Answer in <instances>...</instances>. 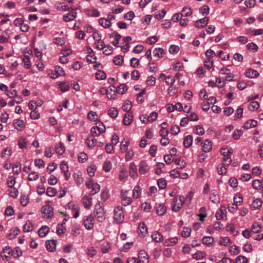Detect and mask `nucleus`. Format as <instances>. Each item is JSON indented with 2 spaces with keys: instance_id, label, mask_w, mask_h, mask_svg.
<instances>
[{
  "instance_id": "1",
  "label": "nucleus",
  "mask_w": 263,
  "mask_h": 263,
  "mask_svg": "<svg viewBox=\"0 0 263 263\" xmlns=\"http://www.w3.org/2000/svg\"><path fill=\"white\" fill-rule=\"evenodd\" d=\"M124 219L122 207L118 206L114 210V220L117 223H121Z\"/></svg>"
},
{
  "instance_id": "14",
  "label": "nucleus",
  "mask_w": 263,
  "mask_h": 263,
  "mask_svg": "<svg viewBox=\"0 0 263 263\" xmlns=\"http://www.w3.org/2000/svg\"><path fill=\"white\" fill-rule=\"evenodd\" d=\"M257 125V122L254 120H250L247 121L244 124L243 127L245 129H249L255 127Z\"/></svg>"
},
{
  "instance_id": "4",
  "label": "nucleus",
  "mask_w": 263,
  "mask_h": 263,
  "mask_svg": "<svg viewBox=\"0 0 263 263\" xmlns=\"http://www.w3.org/2000/svg\"><path fill=\"white\" fill-rule=\"evenodd\" d=\"M138 261L139 263H148V255L144 250H140L138 253Z\"/></svg>"
},
{
  "instance_id": "54",
  "label": "nucleus",
  "mask_w": 263,
  "mask_h": 263,
  "mask_svg": "<svg viewBox=\"0 0 263 263\" xmlns=\"http://www.w3.org/2000/svg\"><path fill=\"white\" fill-rule=\"evenodd\" d=\"M101 251L103 253H106L110 250V246L108 243H103L101 247Z\"/></svg>"
},
{
  "instance_id": "53",
  "label": "nucleus",
  "mask_w": 263,
  "mask_h": 263,
  "mask_svg": "<svg viewBox=\"0 0 263 263\" xmlns=\"http://www.w3.org/2000/svg\"><path fill=\"white\" fill-rule=\"evenodd\" d=\"M56 190L51 187H48L47 189L46 194L48 196L50 197L54 196L56 194Z\"/></svg>"
},
{
  "instance_id": "62",
  "label": "nucleus",
  "mask_w": 263,
  "mask_h": 263,
  "mask_svg": "<svg viewBox=\"0 0 263 263\" xmlns=\"http://www.w3.org/2000/svg\"><path fill=\"white\" fill-rule=\"evenodd\" d=\"M60 87L61 91L65 92L69 90V85L67 82H63L60 84Z\"/></svg>"
},
{
  "instance_id": "19",
  "label": "nucleus",
  "mask_w": 263,
  "mask_h": 263,
  "mask_svg": "<svg viewBox=\"0 0 263 263\" xmlns=\"http://www.w3.org/2000/svg\"><path fill=\"white\" fill-rule=\"evenodd\" d=\"M56 153L59 155H63L65 152V148L62 142H59L55 146Z\"/></svg>"
},
{
  "instance_id": "15",
  "label": "nucleus",
  "mask_w": 263,
  "mask_h": 263,
  "mask_svg": "<svg viewBox=\"0 0 263 263\" xmlns=\"http://www.w3.org/2000/svg\"><path fill=\"white\" fill-rule=\"evenodd\" d=\"M13 125L16 129L20 130H21L25 126L23 121L20 119L14 120Z\"/></svg>"
},
{
  "instance_id": "18",
  "label": "nucleus",
  "mask_w": 263,
  "mask_h": 263,
  "mask_svg": "<svg viewBox=\"0 0 263 263\" xmlns=\"http://www.w3.org/2000/svg\"><path fill=\"white\" fill-rule=\"evenodd\" d=\"M152 238L153 240L157 242H161L163 240L162 235L158 232H154L152 235Z\"/></svg>"
},
{
  "instance_id": "56",
  "label": "nucleus",
  "mask_w": 263,
  "mask_h": 263,
  "mask_svg": "<svg viewBox=\"0 0 263 263\" xmlns=\"http://www.w3.org/2000/svg\"><path fill=\"white\" fill-rule=\"evenodd\" d=\"M87 159V156L85 153L81 152L80 153L78 156V160L80 162L83 163L86 161Z\"/></svg>"
},
{
  "instance_id": "20",
  "label": "nucleus",
  "mask_w": 263,
  "mask_h": 263,
  "mask_svg": "<svg viewBox=\"0 0 263 263\" xmlns=\"http://www.w3.org/2000/svg\"><path fill=\"white\" fill-rule=\"evenodd\" d=\"M99 24L104 28H108L111 25V23L108 19L101 18L99 20Z\"/></svg>"
},
{
  "instance_id": "25",
  "label": "nucleus",
  "mask_w": 263,
  "mask_h": 263,
  "mask_svg": "<svg viewBox=\"0 0 263 263\" xmlns=\"http://www.w3.org/2000/svg\"><path fill=\"white\" fill-rule=\"evenodd\" d=\"M262 227L260 224L258 223H254L252 226V231L254 233H258L261 232Z\"/></svg>"
},
{
  "instance_id": "6",
  "label": "nucleus",
  "mask_w": 263,
  "mask_h": 263,
  "mask_svg": "<svg viewBox=\"0 0 263 263\" xmlns=\"http://www.w3.org/2000/svg\"><path fill=\"white\" fill-rule=\"evenodd\" d=\"M77 16V13L72 10L71 12L63 16V20L66 22L73 20Z\"/></svg>"
},
{
  "instance_id": "52",
  "label": "nucleus",
  "mask_w": 263,
  "mask_h": 263,
  "mask_svg": "<svg viewBox=\"0 0 263 263\" xmlns=\"http://www.w3.org/2000/svg\"><path fill=\"white\" fill-rule=\"evenodd\" d=\"M194 130L196 134L199 135H202L204 133V130L203 127L198 126H195L194 128Z\"/></svg>"
},
{
  "instance_id": "29",
  "label": "nucleus",
  "mask_w": 263,
  "mask_h": 263,
  "mask_svg": "<svg viewBox=\"0 0 263 263\" xmlns=\"http://www.w3.org/2000/svg\"><path fill=\"white\" fill-rule=\"evenodd\" d=\"M33 230V225L30 221L26 222L25 224L23 227V231L24 232H29Z\"/></svg>"
},
{
  "instance_id": "9",
  "label": "nucleus",
  "mask_w": 263,
  "mask_h": 263,
  "mask_svg": "<svg viewBox=\"0 0 263 263\" xmlns=\"http://www.w3.org/2000/svg\"><path fill=\"white\" fill-rule=\"evenodd\" d=\"M129 175L130 177L133 178H135L138 176L137 172V166L133 162L130 164Z\"/></svg>"
},
{
  "instance_id": "60",
  "label": "nucleus",
  "mask_w": 263,
  "mask_h": 263,
  "mask_svg": "<svg viewBox=\"0 0 263 263\" xmlns=\"http://www.w3.org/2000/svg\"><path fill=\"white\" fill-rule=\"evenodd\" d=\"M34 164L39 168H43L45 166V163L44 161L41 159H35L34 161Z\"/></svg>"
},
{
  "instance_id": "45",
  "label": "nucleus",
  "mask_w": 263,
  "mask_h": 263,
  "mask_svg": "<svg viewBox=\"0 0 263 263\" xmlns=\"http://www.w3.org/2000/svg\"><path fill=\"white\" fill-rule=\"evenodd\" d=\"M214 241V239L213 237L210 236H204L202 238V242L205 245H211Z\"/></svg>"
},
{
  "instance_id": "39",
  "label": "nucleus",
  "mask_w": 263,
  "mask_h": 263,
  "mask_svg": "<svg viewBox=\"0 0 263 263\" xmlns=\"http://www.w3.org/2000/svg\"><path fill=\"white\" fill-rule=\"evenodd\" d=\"M182 13L181 14V16H189L192 14V10L190 8L183 7L182 10Z\"/></svg>"
},
{
  "instance_id": "43",
  "label": "nucleus",
  "mask_w": 263,
  "mask_h": 263,
  "mask_svg": "<svg viewBox=\"0 0 263 263\" xmlns=\"http://www.w3.org/2000/svg\"><path fill=\"white\" fill-rule=\"evenodd\" d=\"M7 183L10 188H12L15 183V178L13 176L8 177Z\"/></svg>"
},
{
  "instance_id": "44",
  "label": "nucleus",
  "mask_w": 263,
  "mask_h": 263,
  "mask_svg": "<svg viewBox=\"0 0 263 263\" xmlns=\"http://www.w3.org/2000/svg\"><path fill=\"white\" fill-rule=\"evenodd\" d=\"M252 186L254 189L259 190L262 187V183L259 180H255L252 182Z\"/></svg>"
},
{
  "instance_id": "35",
  "label": "nucleus",
  "mask_w": 263,
  "mask_h": 263,
  "mask_svg": "<svg viewBox=\"0 0 263 263\" xmlns=\"http://www.w3.org/2000/svg\"><path fill=\"white\" fill-rule=\"evenodd\" d=\"M23 62L24 63V66L29 69L31 66V62L29 59V57L28 55H24L23 58Z\"/></svg>"
},
{
  "instance_id": "46",
  "label": "nucleus",
  "mask_w": 263,
  "mask_h": 263,
  "mask_svg": "<svg viewBox=\"0 0 263 263\" xmlns=\"http://www.w3.org/2000/svg\"><path fill=\"white\" fill-rule=\"evenodd\" d=\"M205 256V254L202 251H198L193 255V257L194 259L199 260L202 259Z\"/></svg>"
},
{
  "instance_id": "61",
  "label": "nucleus",
  "mask_w": 263,
  "mask_h": 263,
  "mask_svg": "<svg viewBox=\"0 0 263 263\" xmlns=\"http://www.w3.org/2000/svg\"><path fill=\"white\" fill-rule=\"evenodd\" d=\"M96 117H97V114L94 111H90L88 113L87 118L91 121H95L97 119Z\"/></svg>"
},
{
  "instance_id": "64",
  "label": "nucleus",
  "mask_w": 263,
  "mask_h": 263,
  "mask_svg": "<svg viewBox=\"0 0 263 263\" xmlns=\"http://www.w3.org/2000/svg\"><path fill=\"white\" fill-rule=\"evenodd\" d=\"M130 66L133 68L137 67L139 64V61L136 58H133L130 60Z\"/></svg>"
},
{
  "instance_id": "37",
  "label": "nucleus",
  "mask_w": 263,
  "mask_h": 263,
  "mask_svg": "<svg viewBox=\"0 0 263 263\" xmlns=\"http://www.w3.org/2000/svg\"><path fill=\"white\" fill-rule=\"evenodd\" d=\"M123 61V58L122 55H118L114 57L113 62L116 65H120Z\"/></svg>"
},
{
  "instance_id": "10",
  "label": "nucleus",
  "mask_w": 263,
  "mask_h": 263,
  "mask_svg": "<svg viewBox=\"0 0 263 263\" xmlns=\"http://www.w3.org/2000/svg\"><path fill=\"white\" fill-rule=\"evenodd\" d=\"M166 207L164 204H159L156 207V212L159 215L162 216L166 213Z\"/></svg>"
},
{
  "instance_id": "55",
  "label": "nucleus",
  "mask_w": 263,
  "mask_h": 263,
  "mask_svg": "<svg viewBox=\"0 0 263 263\" xmlns=\"http://www.w3.org/2000/svg\"><path fill=\"white\" fill-rule=\"evenodd\" d=\"M248 261L247 258L242 255H239L236 258V263H247Z\"/></svg>"
},
{
  "instance_id": "17",
  "label": "nucleus",
  "mask_w": 263,
  "mask_h": 263,
  "mask_svg": "<svg viewBox=\"0 0 263 263\" xmlns=\"http://www.w3.org/2000/svg\"><path fill=\"white\" fill-rule=\"evenodd\" d=\"M212 149V144L210 140L206 139L203 145V152L204 153L209 152Z\"/></svg>"
},
{
  "instance_id": "40",
  "label": "nucleus",
  "mask_w": 263,
  "mask_h": 263,
  "mask_svg": "<svg viewBox=\"0 0 263 263\" xmlns=\"http://www.w3.org/2000/svg\"><path fill=\"white\" fill-rule=\"evenodd\" d=\"M243 199L242 196L239 194L238 195H236L234 197V203L237 206L239 205L242 202Z\"/></svg>"
},
{
  "instance_id": "49",
  "label": "nucleus",
  "mask_w": 263,
  "mask_h": 263,
  "mask_svg": "<svg viewBox=\"0 0 263 263\" xmlns=\"http://www.w3.org/2000/svg\"><path fill=\"white\" fill-rule=\"evenodd\" d=\"M21 165L20 163H16L13 166V171L14 174L18 175L21 172Z\"/></svg>"
},
{
  "instance_id": "38",
  "label": "nucleus",
  "mask_w": 263,
  "mask_h": 263,
  "mask_svg": "<svg viewBox=\"0 0 263 263\" xmlns=\"http://www.w3.org/2000/svg\"><path fill=\"white\" fill-rule=\"evenodd\" d=\"M106 73L101 70H99L96 73V78L97 80H104L106 78Z\"/></svg>"
},
{
  "instance_id": "21",
  "label": "nucleus",
  "mask_w": 263,
  "mask_h": 263,
  "mask_svg": "<svg viewBox=\"0 0 263 263\" xmlns=\"http://www.w3.org/2000/svg\"><path fill=\"white\" fill-rule=\"evenodd\" d=\"M193 142V137L191 135H187L185 137L183 141V144L185 147L188 148L191 146Z\"/></svg>"
},
{
  "instance_id": "28",
  "label": "nucleus",
  "mask_w": 263,
  "mask_h": 263,
  "mask_svg": "<svg viewBox=\"0 0 263 263\" xmlns=\"http://www.w3.org/2000/svg\"><path fill=\"white\" fill-rule=\"evenodd\" d=\"M122 193V204L124 206H127L129 205L132 201V199L130 197H127L124 196V195L123 194V191L121 192Z\"/></svg>"
},
{
  "instance_id": "3",
  "label": "nucleus",
  "mask_w": 263,
  "mask_h": 263,
  "mask_svg": "<svg viewBox=\"0 0 263 263\" xmlns=\"http://www.w3.org/2000/svg\"><path fill=\"white\" fill-rule=\"evenodd\" d=\"M42 212L43 217L47 218H51L53 215V209L48 204L45 205L42 207Z\"/></svg>"
},
{
  "instance_id": "23",
  "label": "nucleus",
  "mask_w": 263,
  "mask_h": 263,
  "mask_svg": "<svg viewBox=\"0 0 263 263\" xmlns=\"http://www.w3.org/2000/svg\"><path fill=\"white\" fill-rule=\"evenodd\" d=\"M91 198L88 197V196H85L84 197L83 202L85 208L88 209L91 206Z\"/></svg>"
},
{
  "instance_id": "5",
  "label": "nucleus",
  "mask_w": 263,
  "mask_h": 263,
  "mask_svg": "<svg viewBox=\"0 0 263 263\" xmlns=\"http://www.w3.org/2000/svg\"><path fill=\"white\" fill-rule=\"evenodd\" d=\"M56 241L54 240H47L46 242V247L49 252H53L55 249Z\"/></svg>"
},
{
  "instance_id": "7",
  "label": "nucleus",
  "mask_w": 263,
  "mask_h": 263,
  "mask_svg": "<svg viewBox=\"0 0 263 263\" xmlns=\"http://www.w3.org/2000/svg\"><path fill=\"white\" fill-rule=\"evenodd\" d=\"M210 199L214 203H218L220 202V198L216 190L212 191Z\"/></svg>"
},
{
  "instance_id": "2",
  "label": "nucleus",
  "mask_w": 263,
  "mask_h": 263,
  "mask_svg": "<svg viewBox=\"0 0 263 263\" xmlns=\"http://www.w3.org/2000/svg\"><path fill=\"white\" fill-rule=\"evenodd\" d=\"M94 212L96 218L99 221H102L104 219V209L102 206L100 205L99 202L98 204L95 205Z\"/></svg>"
},
{
  "instance_id": "63",
  "label": "nucleus",
  "mask_w": 263,
  "mask_h": 263,
  "mask_svg": "<svg viewBox=\"0 0 263 263\" xmlns=\"http://www.w3.org/2000/svg\"><path fill=\"white\" fill-rule=\"evenodd\" d=\"M91 195H93L100 191V186L98 183H95L94 186L91 188Z\"/></svg>"
},
{
  "instance_id": "50",
  "label": "nucleus",
  "mask_w": 263,
  "mask_h": 263,
  "mask_svg": "<svg viewBox=\"0 0 263 263\" xmlns=\"http://www.w3.org/2000/svg\"><path fill=\"white\" fill-rule=\"evenodd\" d=\"M247 49L249 50H251L253 52H255L258 49V46L254 43H249L247 45Z\"/></svg>"
},
{
  "instance_id": "36",
  "label": "nucleus",
  "mask_w": 263,
  "mask_h": 263,
  "mask_svg": "<svg viewBox=\"0 0 263 263\" xmlns=\"http://www.w3.org/2000/svg\"><path fill=\"white\" fill-rule=\"evenodd\" d=\"M111 167L112 163L111 161L109 160L105 161L103 166V170L106 172H108L110 171V170L111 169Z\"/></svg>"
},
{
  "instance_id": "32",
  "label": "nucleus",
  "mask_w": 263,
  "mask_h": 263,
  "mask_svg": "<svg viewBox=\"0 0 263 263\" xmlns=\"http://www.w3.org/2000/svg\"><path fill=\"white\" fill-rule=\"evenodd\" d=\"M262 205V200L258 198L254 200L252 203V207L254 209H258Z\"/></svg>"
},
{
  "instance_id": "48",
  "label": "nucleus",
  "mask_w": 263,
  "mask_h": 263,
  "mask_svg": "<svg viewBox=\"0 0 263 263\" xmlns=\"http://www.w3.org/2000/svg\"><path fill=\"white\" fill-rule=\"evenodd\" d=\"M191 232V229L184 228L183 231L181 232V235L184 238H187L190 236Z\"/></svg>"
},
{
  "instance_id": "13",
  "label": "nucleus",
  "mask_w": 263,
  "mask_h": 263,
  "mask_svg": "<svg viewBox=\"0 0 263 263\" xmlns=\"http://www.w3.org/2000/svg\"><path fill=\"white\" fill-rule=\"evenodd\" d=\"M93 219L91 216L88 217L84 222L85 227L87 230H91L93 227Z\"/></svg>"
},
{
  "instance_id": "42",
  "label": "nucleus",
  "mask_w": 263,
  "mask_h": 263,
  "mask_svg": "<svg viewBox=\"0 0 263 263\" xmlns=\"http://www.w3.org/2000/svg\"><path fill=\"white\" fill-rule=\"evenodd\" d=\"M157 117L158 113L155 111H153L151 113L149 116L147 117V121L149 122H153L156 120Z\"/></svg>"
},
{
  "instance_id": "12",
  "label": "nucleus",
  "mask_w": 263,
  "mask_h": 263,
  "mask_svg": "<svg viewBox=\"0 0 263 263\" xmlns=\"http://www.w3.org/2000/svg\"><path fill=\"white\" fill-rule=\"evenodd\" d=\"M245 75L248 78H253L258 77L259 73L256 70L249 69L246 71Z\"/></svg>"
},
{
  "instance_id": "41",
  "label": "nucleus",
  "mask_w": 263,
  "mask_h": 263,
  "mask_svg": "<svg viewBox=\"0 0 263 263\" xmlns=\"http://www.w3.org/2000/svg\"><path fill=\"white\" fill-rule=\"evenodd\" d=\"M157 184L160 189H164L166 186V182L163 178H160L157 180Z\"/></svg>"
},
{
  "instance_id": "16",
  "label": "nucleus",
  "mask_w": 263,
  "mask_h": 263,
  "mask_svg": "<svg viewBox=\"0 0 263 263\" xmlns=\"http://www.w3.org/2000/svg\"><path fill=\"white\" fill-rule=\"evenodd\" d=\"M49 231L48 227L45 226H42L39 230L38 234L40 237H43L45 236Z\"/></svg>"
},
{
  "instance_id": "33",
  "label": "nucleus",
  "mask_w": 263,
  "mask_h": 263,
  "mask_svg": "<svg viewBox=\"0 0 263 263\" xmlns=\"http://www.w3.org/2000/svg\"><path fill=\"white\" fill-rule=\"evenodd\" d=\"M140 235L142 236H145L147 234V229L145 224L144 223H140L139 224Z\"/></svg>"
},
{
  "instance_id": "58",
  "label": "nucleus",
  "mask_w": 263,
  "mask_h": 263,
  "mask_svg": "<svg viewBox=\"0 0 263 263\" xmlns=\"http://www.w3.org/2000/svg\"><path fill=\"white\" fill-rule=\"evenodd\" d=\"M11 190L9 191V195L11 197L16 198L18 196V192L16 188L12 187V188H10Z\"/></svg>"
},
{
  "instance_id": "47",
  "label": "nucleus",
  "mask_w": 263,
  "mask_h": 263,
  "mask_svg": "<svg viewBox=\"0 0 263 263\" xmlns=\"http://www.w3.org/2000/svg\"><path fill=\"white\" fill-rule=\"evenodd\" d=\"M27 142L25 138L23 137L20 138L18 140V145L21 148H23L26 147Z\"/></svg>"
},
{
  "instance_id": "51",
  "label": "nucleus",
  "mask_w": 263,
  "mask_h": 263,
  "mask_svg": "<svg viewBox=\"0 0 263 263\" xmlns=\"http://www.w3.org/2000/svg\"><path fill=\"white\" fill-rule=\"evenodd\" d=\"M39 178V175L34 172H31L28 175V180L31 181L36 180Z\"/></svg>"
},
{
  "instance_id": "34",
  "label": "nucleus",
  "mask_w": 263,
  "mask_h": 263,
  "mask_svg": "<svg viewBox=\"0 0 263 263\" xmlns=\"http://www.w3.org/2000/svg\"><path fill=\"white\" fill-rule=\"evenodd\" d=\"M259 107V104L257 101L251 102L248 106V108L251 111H254L255 109H257Z\"/></svg>"
},
{
  "instance_id": "30",
  "label": "nucleus",
  "mask_w": 263,
  "mask_h": 263,
  "mask_svg": "<svg viewBox=\"0 0 263 263\" xmlns=\"http://www.w3.org/2000/svg\"><path fill=\"white\" fill-rule=\"evenodd\" d=\"M154 55L158 58L162 57L164 54V50L161 48H155L153 51Z\"/></svg>"
},
{
  "instance_id": "59",
  "label": "nucleus",
  "mask_w": 263,
  "mask_h": 263,
  "mask_svg": "<svg viewBox=\"0 0 263 263\" xmlns=\"http://www.w3.org/2000/svg\"><path fill=\"white\" fill-rule=\"evenodd\" d=\"M232 162V159L231 155L223 157V164L225 166H229Z\"/></svg>"
},
{
  "instance_id": "27",
  "label": "nucleus",
  "mask_w": 263,
  "mask_h": 263,
  "mask_svg": "<svg viewBox=\"0 0 263 263\" xmlns=\"http://www.w3.org/2000/svg\"><path fill=\"white\" fill-rule=\"evenodd\" d=\"M220 154L223 156L231 155L232 154V150L231 148H228L227 147H222L220 149Z\"/></svg>"
},
{
  "instance_id": "26",
  "label": "nucleus",
  "mask_w": 263,
  "mask_h": 263,
  "mask_svg": "<svg viewBox=\"0 0 263 263\" xmlns=\"http://www.w3.org/2000/svg\"><path fill=\"white\" fill-rule=\"evenodd\" d=\"M108 115L112 118H116L118 115V110L115 107H111L108 111Z\"/></svg>"
},
{
  "instance_id": "57",
  "label": "nucleus",
  "mask_w": 263,
  "mask_h": 263,
  "mask_svg": "<svg viewBox=\"0 0 263 263\" xmlns=\"http://www.w3.org/2000/svg\"><path fill=\"white\" fill-rule=\"evenodd\" d=\"M132 104L131 103L128 101V102H125L122 106V108H123V110L125 111H126V112H129V111L132 108Z\"/></svg>"
},
{
  "instance_id": "11",
  "label": "nucleus",
  "mask_w": 263,
  "mask_h": 263,
  "mask_svg": "<svg viewBox=\"0 0 263 263\" xmlns=\"http://www.w3.org/2000/svg\"><path fill=\"white\" fill-rule=\"evenodd\" d=\"M147 164L145 161H141L139 165V172L141 174H145L148 172Z\"/></svg>"
},
{
  "instance_id": "24",
  "label": "nucleus",
  "mask_w": 263,
  "mask_h": 263,
  "mask_svg": "<svg viewBox=\"0 0 263 263\" xmlns=\"http://www.w3.org/2000/svg\"><path fill=\"white\" fill-rule=\"evenodd\" d=\"M178 199L181 202H180V204H178V205H179L178 206H177L176 208H174L173 209V211H174L175 212L179 211V210L181 208L182 206L183 205V204L184 202L185 198L183 195H180V196H179Z\"/></svg>"
},
{
  "instance_id": "31",
  "label": "nucleus",
  "mask_w": 263,
  "mask_h": 263,
  "mask_svg": "<svg viewBox=\"0 0 263 263\" xmlns=\"http://www.w3.org/2000/svg\"><path fill=\"white\" fill-rule=\"evenodd\" d=\"M127 90L126 85L124 84L120 85L116 89V91L120 94L124 93Z\"/></svg>"
},
{
  "instance_id": "22",
  "label": "nucleus",
  "mask_w": 263,
  "mask_h": 263,
  "mask_svg": "<svg viewBox=\"0 0 263 263\" xmlns=\"http://www.w3.org/2000/svg\"><path fill=\"white\" fill-rule=\"evenodd\" d=\"M178 241L177 237H173L165 240L164 245L165 246H171L176 244Z\"/></svg>"
},
{
  "instance_id": "8",
  "label": "nucleus",
  "mask_w": 263,
  "mask_h": 263,
  "mask_svg": "<svg viewBox=\"0 0 263 263\" xmlns=\"http://www.w3.org/2000/svg\"><path fill=\"white\" fill-rule=\"evenodd\" d=\"M133 117L131 112H126L123 119V123L125 125H129L133 122Z\"/></svg>"
}]
</instances>
